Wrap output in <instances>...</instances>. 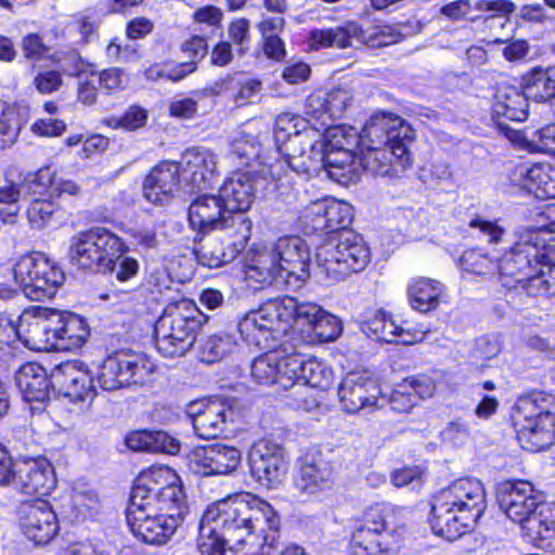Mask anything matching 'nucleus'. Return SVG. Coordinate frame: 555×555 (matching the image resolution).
<instances>
[{
	"mask_svg": "<svg viewBox=\"0 0 555 555\" xmlns=\"http://www.w3.org/2000/svg\"><path fill=\"white\" fill-rule=\"evenodd\" d=\"M486 507L482 483L475 478H460L434 498L429 522L436 535L454 541L473 527Z\"/></svg>",
	"mask_w": 555,
	"mask_h": 555,
	"instance_id": "20e7f679",
	"label": "nucleus"
},
{
	"mask_svg": "<svg viewBox=\"0 0 555 555\" xmlns=\"http://www.w3.org/2000/svg\"><path fill=\"white\" fill-rule=\"evenodd\" d=\"M236 347L235 339L229 334H214L201 339L199 358L206 363H216L230 354Z\"/></svg>",
	"mask_w": 555,
	"mask_h": 555,
	"instance_id": "de8ad7c7",
	"label": "nucleus"
},
{
	"mask_svg": "<svg viewBox=\"0 0 555 555\" xmlns=\"http://www.w3.org/2000/svg\"><path fill=\"white\" fill-rule=\"evenodd\" d=\"M443 293L441 283L430 279H417L409 286V300L414 310L426 313L439 306Z\"/></svg>",
	"mask_w": 555,
	"mask_h": 555,
	"instance_id": "a19ab883",
	"label": "nucleus"
},
{
	"mask_svg": "<svg viewBox=\"0 0 555 555\" xmlns=\"http://www.w3.org/2000/svg\"><path fill=\"white\" fill-rule=\"evenodd\" d=\"M555 222L547 228L522 231L518 240L502 256L498 270L507 288L520 286L529 295V283L539 271L542 260H555Z\"/></svg>",
	"mask_w": 555,
	"mask_h": 555,
	"instance_id": "39448f33",
	"label": "nucleus"
},
{
	"mask_svg": "<svg viewBox=\"0 0 555 555\" xmlns=\"http://www.w3.org/2000/svg\"><path fill=\"white\" fill-rule=\"evenodd\" d=\"M339 149L340 151H321L315 147L312 153L307 154L311 155L313 169L301 172L310 175L323 169L331 179L344 177V173L339 171H344L346 168L350 167L356 156L353 151L348 146H339Z\"/></svg>",
	"mask_w": 555,
	"mask_h": 555,
	"instance_id": "58836bf2",
	"label": "nucleus"
},
{
	"mask_svg": "<svg viewBox=\"0 0 555 555\" xmlns=\"http://www.w3.org/2000/svg\"><path fill=\"white\" fill-rule=\"evenodd\" d=\"M298 340L295 341V351L289 356L288 365L289 374L293 377V388L302 389L310 388L327 389L334 383V373L332 369L324 362L318 361L315 358H306L298 350Z\"/></svg>",
	"mask_w": 555,
	"mask_h": 555,
	"instance_id": "c85d7f7f",
	"label": "nucleus"
},
{
	"mask_svg": "<svg viewBox=\"0 0 555 555\" xmlns=\"http://www.w3.org/2000/svg\"><path fill=\"white\" fill-rule=\"evenodd\" d=\"M15 382L24 400L46 402L50 399L52 376L39 364L29 362L20 367L15 375Z\"/></svg>",
	"mask_w": 555,
	"mask_h": 555,
	"instance_id": "e433bc0d",
	"label": "nucleus"
},
{
	"mask_svg": "<svg viewBox=\"0 0 555 555\" xmlns=\"http://www.w3.org/2000/svg\"><path fill=\"white\" fill-rule=\"evenodd\" d=\"M189 220L203 233L216 236L197 250L199 261L209 268L232 262L245 249L251 236L253 221L242 212L231 214L220 192L198 195L189 207Z\"/></svg>",
	"mask_w": 555,
	"mask_h": 555,
	"instance_id": "7ed1b4c3",
	"label": "nucleus"
},
{
	"mask_svg": "<svg viewBox=\"0 0 555 555\" xmlns=\"http://www.w3.org/2000/svg\"><path fill=\"white\" fill-rule=\"evenodd\" d=\"M338 398L349 414L380 409L386 401L377 383L364 372L348 373L339 384Z\"/></svg>",
	"mask_w": 555,
	"mask_h": 555,
	"instance_id": "a211bd4d",
	"label": "nucleus"
},
{
	"mask_svg": "<svg viewBox=\"0 0 555 555\" xmlns=\"http://www.w3.org/2000/svg\"><path fill=\"white\" fill-rule=\"evenodd\" d=\"M295 307L294 297L268 300L240 320L237 328L242 338L261 350L275 349L285 340L297 341V332L289 331Z\"/></svg>",
	"mask_w": 555,
	"mask_h": 555,
	"instance_id": "0eeeda50",
	"label": "nucleus"
},
{
	"mask_svg": "<svg viewBox=\"0 0 555 555\" xmlns=\"http://www.w3.org/2000/svg\"><path fill=\"white\" fill-rule=\"evenodd\" d=\"M503 44L502 55L507 62L517 63L526 60L530 52V44L525 39L509 38L502 39L495 38L489 44Z\"/></svg>",
	"mask_w": 555,
	"mask_h": 555,
	"instance_id": "4d7b16f0",
	"label": "nucleus"
},
{
	"mask_svg": "<svg viewBox=\"0 0 555 555\" xmlns=\"http://www.w3.org/2000/svg\"><path fill=\"white\" fill-rule=\"evenodd\" d=\"M245 276L263 285L282 284V270L276 258L268 247L250 250L246 258Z\"/></svg>",
	"mask_w": 555,
	"mask_h": 555,
	"instance_id": "4c0bfd02",
	"label": "nucleus"
},
{
	"mask_svg": "<svg viewBox=\"0 0 555 555\" xmlns=\"http://www.w3.org/2000/svg\"><path fill=\"white\" fill-rule=\"evenodd\" d=\"M334 482V466L321 451H310L302 457L295 489L302 495H311L331 489Z\"/></svg>",
	"mask_w": 555,
	"mask_h": 555,
	"instance_id": "393cba45",
	"label": "nucleus"
},
{
	"mask_svg": "<svg viewBox=\"0 0 555 555\" xmlns=\"http://www.w3.org/2000/svg\"><path fill=\"white\" fill-rule=\"evenodd\" d=\"M525 188L540 198H555V167L534 164L526 170Z\"/></svg>",
	"mask_w": 555,
	"mask_h": 555,
	"instance_id": "a18cd8bd",
	"label": "nucleus"
},
{
	"mask_svg": "<svg viewBox=\"0 0 555 555\" xmlns=\"http://www.w3.org/2000/svg\"><path fill=\"white\" fill-rule=\"evenodd\" d=\"M51 376L53 388L73 402L91 403L96 396L92 375L78 362L60 364Z\"/></svg>",
	"mask_w": 555,
	"mask_h": 555,
	"instance_id": "5701e85b",
	"label": "nucleus"
},
{
	"mask_svg": "<svg viewBox=\"0 0 555 555\" xmlns=\"http://www.w3.org/2000/svg\"><path fill=\"white\" fill-rule=\"evenodd\" d=\"M127 250L122 240L105 228H92L72 237L70 261L77 266L102 271Z\"/></svg>",
	"mask_w": 555,
	"mask_h": 555,
	"instance_id": "ddd939ff",
	"label": "nucleus"
},
{
	"mask_svg": "<svg viewBox=\"0 0 555 555\" xmlns=\"http://www.w3.org/2000/svg\"><path fill=\"white\" fill-rule=\"evenodd\" d=\"M460 264L465 272L478 275L490 274L498 269V264L478 249L464 251L460 258Z\"/></svg>",
	"mask_w": 555,
	"mask_h": 555,
	"instance_id": "5fc2aeb1",
	"label": "nucleus"
},
{
	"mask_svg": "<svg viewBox=\"0 0 555 555\" xmlns=\"http://www.w3.org/2000/svg\"><path fill=\"white\" fill-rule=\"evenodd\" d=\"M190 469L204 476L229 475L236 470L242 452L233 446L212 443L195 447L188 455Z\"/></svg>",
	"mask_w": 555,
	"mask_h": 555,
	"instance_id": "6ab92c4d",
	"label": "nucleus"
},
{
	"mask_svg": "<svg viewBox=\"0 0 555 555\" xmlns=\"http://www.w3.org/2000/svg\"><path fill=\"white\" fill-rule=\"evenodd\" d=\"M60 211L53 201L36 198L30 202L27 208V219L33 229L41 230L50 225Z\"/></svg>",
	"mask_w": 555,
	"mask_h": 555,
	"instance_id": "3c124183",
	"label": "nucleus"
},
{
	"mask_svg": "<svg viewBox=\"0 0 555 555\" xmlns=\"http://www.w3.org/2000/svg\"><path fill=\"white\" fill-rule=\"evenodd\" d=\"M182 180L192 190L207 191L218 175L217 155L206 147L186 150L179 165Z\"/></svg>",
	"mask_w": 555,
	"mask_h": 555,
	"instance_id": "a878e982",
	"label": "nucleus"
},
{
	"mask_svg": "<svg viewBox=\"0 0 555 555\" xmlns=\"http://www.w3.org/2000/svg\"><path fill=\"white\" fill-rule=\"evenodd\" d=\"M292 351H295V343L285 340L275 349L267 350L264 354L256 358L250 367V375L255 383L276 384L283 389L293 388L288 365Z\"/></svg>",
	"mask_w": 555,
	"mask_h": 555,
	"instance_id": "412c9836",
	"label": "nucleus"
},
{
	"mask_svg": "<svg viewBox=\"0 0 555 555\" xmlns=\"http://www.w3.org/2000/svg\"><path fill=\"white\" fill-rule=\"evenodd\" d=\"M271 249L282 270V283L289 288H300L310 276V251L299 236L280 237Z\"/></svg>",
	"mask_w": 555,
	"mask_h": 555,
	"instance_id": "f3484780",
	"label": "nucleus"
},
{
	"mask_svg": "<svg viewBox=\"0 0 555 555\" xmlns=\"http://www.w3.org/2000/svg\"><path fill=\"white\" fill-rule=\"evenodd\" d=\"M103 272H111L118 282H128L134 279L139 271V262L132 257L119 256L114 259L108 267H104Z\"/></svg>",
	"mask_w": 555,
	"mask_h": 555,
	"instance_id": "13d9d810",
	"label": "nucleus"
},
{
	"mask_svg": "<svg viewBox=\"0 0 555 555\" xmlns=\"http://www.w3.org/2000/svg\"><path fill=\"white\" fill-rule=\"evenodd\" d=\"M219 192L231 214L246 215L256 197L255 180L249 172H235L223 182Z\"/></svg>",
	"mask_w": 555,
	"mask_h": 555,
	"instance_id": "c9c22d12",
	"label": "nucleus"
},
{
	"mask_svg": "<svg viewBox=\"0 0 555 555\" xmlns=\"http://www.w3.org/2000/svg\"><path fill=\"white\" fill-rule=\"evenodd\" d=\"M363 332L369 336L379 341L413 344L417 339L410 337L411 335L405 332L401 326L397 325L395 321L384 311H377L371 319L363 324Z\"/></svg>",
	"mask_w": 555,
	"mask_h": 555,
	"instance_id": "ea45409f",
	"label": "nucleus"
},
{
	"mask_svg": "<svg viewBox=\"0 0 555 555\" xmlns=\"http://www.w3.org/2000/svg\"><path fill=\"white\" fill-rule=\"evenodd\" d=\"M326 92L318 90L312 92L305 102L306 116L322 120V125H328V112Z\"/></svg>",
	"mask_w": 555,
	"mask_h": 555,
	"instance_id": "bf43d9fd",
	"label": "nucleus"
},
{
	"mask_svg": "<svg viewBox=\"0 0 555 555\" xmlns=\"http://www.w3.org/2000/svg\"><path fill=\"white\" fill-rule=\"evenodd\" d=\"M234 403L233 398H215L190 403L186 414L192 421L196 436L201 439H215L221 436L228 424L234 420Z\"/></svg>",
	"mask_w": 555,
	"mask_h": 555,
	"instance_id": "2eb2a0df",
	"label": "nucleus"
},
{
	"mask_svg": "<svg viewBox=\"0 0 555 555\" xmlns=\"http://www.w3.org/2000/svg\"><path fill=\"white\" fill-rule=\"evenodd\" d=\"M333 48L345 49L352 46L356 40L359 43L382 44V41L376 42L371 35L362 29L356 22H347L341 26L331 28Z\"/></svg>",
	"mask_w": 555,
	"mask_h": 555,
	"instance_id": "09e8293b",
	"label": "nucleus"
},
{
	"mask_svg": "<svg viewBox=\"0 0 555 555\" xmlns=\"http://www.w3.org/2000/svg\"><path fill=\"white\" fill-rule=\"evenodd\" d=\"M207 41L202 36H193L181 44V51L190 59L172 67L169 74L171 81H180L197 69V64L207 54Z\"/></svg>",
	"mask_w": 555,
	"mask_h": 555,
	"instance_id": "49530a36",
	"label": "nucleus"
},
{
	"mask_svg": "<svg viewBox=\"0 0 555 555\" xmlns=\"http://www.w3.org/2000/svg\"><path fill=\"white\" fill-rule=\"evenodd\" d=\"M155 365L144 354L121 350L109 354L100 365L98 380L102 389L113 391L142 386L152 379Z\"/></svg>",
	"mask_w": 555,
	"mask_h": 555,
	"instance_id": "4468645a",
	"label": "nucleus"
},
{
	"mask_svg": "<svg viewBox=\"0 0 555 555\" xmlns=\"http://www.w3.org/2000/svg\"><path fill=\"white\" fill-rule=\"evenodd\" d=\"M528 142L537 151L555 155V124L533 131Z\"/></svg>",
	"mask_w": 555,
	"mask_h": 555,
	"instance_id": "680f3d73",
	"label": "nucleus"
},
{
	"mask_svg": "<svg viewBox=\"0 0 555 555\" xmlns=\"http://www.w3.org/2000/svg\"><path fill=\"white\" fill-rule=\"evenodd\" d=\"M310 67L304 62L287 63L282 70V78L289 85H298L308 80Z\"/></svg>",
	"mask_w": 555,
	"mask_h": 555,
	"instance_id": "774afa93",
	"label": "nucleus"
},
{
	"mask_svg": "<svg viewBox=\"0 0 555 555\" xmlns=\"http://www.w3.org/2000/svg\"><path fill=\"white\" fill-rule=\"evenodd\" d=\"M410 385L411 392H414L415 400L431 397L436 390V383L426 375L411 376L404 379Z\"/></svg>",
	"mask_w": 555,
	"mask_h": 555,
	"instance_id": "338daca9",
	"label": "nucleus"
},
{
	"mask_svg": "<svg viewBox=\"0 0 555 555\" xmlns=\"http://www.w3.org/2000/svg\"><path fill=\"white\" fill-rule=\"evenodd\" d=\"M302 222L312 232L334 233L344 232L352 221V207L335 199H319L312 202L304 211Z\"/></svg>",
	"mask_w": 555,
	"mask_h": 555,
	"instance_id": "4be33fe9",
	"label": "nucleus"
},
{
	"mask_svg": "<svg viewBox=\"0 0 555 555\" xmlns=\"http://www.w3.org/2000/svg\"><path fill=\"white\" fill-rule=\"evenodd\" d=\"M12 481L22 492L38 495L50 493L56 485L53 467L42 456L18 460Z\"/></svg>",
	"mask_w": 555,
	"mask_h": 555,
	"instance_id": "b1692460",
	"label": "nucleus"
},
{
	"mask_svg": "<svg viewBox=\"0 0 555 555\" xmlns=\"http://www.w3.org/2000/svg\"><path fill=\"white\" fill-rule=\"evenodd\" d=\"M23 183L5 179L0 185V204L8 208L0 209V219L4 224H14L20 212L18 202L22 197Z\"/></svg>",
	"mask_w": 555,
	"mask_h": 555,
	"instance_id": "8fccbe9b",
	"label": "nucleus"
},
{
	"mask_svg": "<svg viewBox=\"0 0 555 555\" xmlns=\"http://www.w3.org/2000/svg\"><path fill=\"white\" fill-rule=\"evenodd\" d=\"M415 393L411 392L410 385L402 383L398 384L397 387L392 390L391 396L388 400L391 410L397 411L399 413H406L411 411V409L417 404L415 400Z\"/></svg>",
	"mask_w": 555,
	"mask_h": 555,
	"instance_id": "052dcab7",
	"label": "nucleus"
},
{
	"mask_svg": "<svg viewBox=\"0 0 555 555\" xmlns=\"http://www.w3.org/2000/svg\"><path fill=\"white\" fill-rule=\"evenodd\" d=\"M524 86L521 88L501 83L495 92L492 105V117L499 127L504 128L501 118L513 121H524L528 116V98Z\"/></svg>",
	"mask_w": 555,
	"mask_h": 555,
	"instance_id": "473e14b6",
	"label": "nucleus"
},
{
	"mask_svg": "<svg viewBox=\"0 0 555 555\" xmlns=\"http://www.w3.org/2000/svg\"><path fill=\"white\" fill-rule=\"evenodd\" d=\"M293 322L299 326H308L319 341L335 340L343 331L340 320L310 301H298L294 311Z\"/></svg>",
	"mask_w": 555,
	"mask_h": 555,
	"instance_id": "c756f323",
	"label": "nucleus"
},
{
	"mask_svg": "<svg viewBox=\"0 0 555 555\" xmlns=\"http://www.w3.org/2000/svg\"><path fill=\"white\" fill-rule=\"evenodd\" d=\"M146 119L147 114L144 109L132 106L121 117L112 118L109 122L114 124L116 127L132 131L144 126Z\"/></svg>",
	"mask_w": 555,
	"mask_h": 555,
	"instance_id": "69168bd1",
	"label": "nucleus"
},
{
	"mask_svg": "<svg viewBox=\"0 0 555 555\" xmlns=\"http://www.w3.org/2000/svg\"><path fill=\"white\" fill-rule=\"evenodd\" d=\"M274 138L294 171L313 169L311 155L307 154L314 151L321 134L307 119L294 113H281L275 119Z\"/></svg>",
	"mask_w": 555,
	"mask_h": 555,
	"instance_id": "9d476101",
	"label": "nucleus"
},
{
	"mask_svg": "<svg viewBox=\"0 0 555 555\" xmlns=\"http://www.w3.org/2000/svg\"><path fill=\"white\" fill-rule=\"evenodd\" d=\"M473 8L482 12H491V16H495L496 14H509L516 9L515 4L507 0H480L476 1L474 5L469 0H456L443 5L440 12L449 18L460 20L465 17Z\"/></svg>",
	"mask_w": 555,
	"mask_h": 555,
	"instance_id": "79ce46f5",
	"label": "nucleus"
},
{
	"mask_svg": "<svg viewBox=\"0 0 555 555\" xmlns=\"http://www.w3.org/2000/svg\"><path fill=\"white\" fill-rule=\"evenodd\" d=\"M527 94L538 102H546L555 98V65L546 68L535 67L522 79Z\"/></svg>",
	"mask_w": 555,
	"mask_h": 555,
	"instance_id": "37998d69",
	"label": "nucleus"
},
{
	"mask_svg": "<svg viewBox=\"0 0 555 555\" xmlns=\"http://www.w3.org/2000/svg\"><path fill=\"white\" fill-rule=\"evenodd\" d=\"M414 139L412 127L401 117L390 113H375L364 125L359 134L360 147H406Z\"/></svg>",
	"mask_w": 555,
	"mask_h": 555,
	"instance_id": "dca6fc26",
	"label": "nucleus"
},
{
	"mask_svg": "<svg viewBox=\"0 0 555 555\" xmlns=\"http://www.w3.org/2000/svg\"><path fill=\"white\" fill-rule=\"evenodd\" d=\"M321 151H340L339 146H348L351 151L360 145L359 134L353 130H346L341 127L330 128L326 131L324 141L318 142Z\"/></svg>",
	"mask_w": 555,
	"mask_h": 555,
	"instance_id": "603ef678",
	"label": "nucleus"
},
{
	"mask_svg": "<svg viewBox=\"0 0 555 555\" xmlns=\"http://www.w3.org/2000/svg\"><path fill=\"white\" fill-rule=\"evenodd\" d=\"M206 321L207 317L190 300L167 306L154 327L158 352L167 358L184 356Z\"/></svg>",
	"mask_w": 555,
	"mask_h": 555,
	"instance_id": "6e6552de",
	"label": "nucleus"
},
{
	"mask_svg": "<svg viewBox=\"0 0 555 555\" xmlns=\"http://www.w3.org/2000/svg\"><path fill=\"white\" fill-rule=\"evenodd\" d=\"M555 416V398L544 392H533L518 400L514 418L542 421Z\"/></svg>",
	"mask_w": 555,
	"mask_h": 555,
	"instance_id": "c03bdc74",
	"label": "nucleus"
},
{
	"mask_svg": "<svg viewBox=\"0 0 555 555\" xmlns=\"http://www.w3.org/2000/svg\"><path fill=\"white\" fill-rule=\"evenodd\" d=\"M370 260L371 253L363 240L344 231L318 247L317 275L327 283L339 282L363 271Z\"/></svg>",
	"mask_w": 555,
	"mask_h": 555,
	"instance_id": "1a4fd4ad",
	"label": "nucleus"
},
{
	"mask_svg": "<svg viewBox=\"0 0 555 555\" xmlns=\"http://www.w3.org/2000/svg\"><path fill=\"white\" fill-rule=\"evenodd\" d=\"M259 141L245 132H236L231 139V156L248 164L249 160L259 157Z\"/></svg>",
	"mask_w": 555,
	"mask_h": 555,
	"instance_id": "864d4df0",
	"label": "nucleus"
},
{
	"mask_svg": "<svg viewBox=\"0 0 555 555\" xmlns=\"http://www.w3.org/2000/svg\"><path fill=\"white\" fill-rule=\"evenodd\" d=\"M517 439L520 446L529 451H541L555 439V416H545L542 421L531 418H514Z\"/></svg>",
	"mask_w": 555,
	"mask_h": 555,
	"instance_id": "f704fd0d",
	"label": "nucleus"
},
{
	"mask_svg": "<svg viewBox=\"0 0 555 555\" xmlns=\"http://www.w3.org/2000/svg\"><path fill=\"white\" fill-rule=\"evenodd\" d=\"M180 176L179 164L172 162L158 164L144 180V197L151 203L164 204L167 197L178 190Z\"/></svg>",
	"mask_w": 555,
	"mask_h": 555,
	"instance_id": "72a5a7b5",
	"label": "nucleus"
},
{
	"mask_svg": "<svg viewBox=\"0 0 555 555\" xmlns=\"http://www.w3.org/2000/svg\"><path fill=\"white\" fill-rule=\"evenodd\" d=\"M151 453L177 454L180 451V442L165 431H150Z\"/></svg>",
	"mask_w": 555,
	"mask_h": 555,
	"instance_id": "e2e57ef3",
	"label": "nucleus"
},
{
	"mask_svg": "<svg viewBox=\"0 0 555 555\" xmlns=\"http://www.w3.org/2000/svg\"><path fill=\"white\" fill-rule=\"evenodd\" d=\"M360 164L375 176L398 177L412 164L409 147L403 143L389 147H361Z\"/></svg>",
	"mask_w": 555,
	"mask_h": 555,
	"instance_id": "cd10ccee",
	"label": "nucleus"
},
{
	"mask_svg": "<svg viewBox=\"0 0 555 555\" xmlns=\"http://www.w3.org/2000/svg\"><path fill=\"white\" fill-rule=\"evenodd\" d=\"M280 518L273 507L256 496H229L209 504L198 522L196 547L201 555H227L230 543L242 545L261 537L274 547Z\"/></svg>",
	"mask_w": 555,
	"mask_h": 555,
	"instance_id": "f257e3e1",
	"label": "nucleus"
},
{
	"mask_svg": "<svg viewBox=\"0 0 555 555\" xmlns=\"http://www.w3.org/2000/svg\"><path fill=\"white\" fill-rule=\"evenodd\" d=\"M52 309L35 308L26 311L20 319L16 334L31 349H54Z\"/></svg>",
	"mask_w": 555,
	"mask_h": 555,
	"instance_id": "7c9ffc66",
	"label": "nucleus"
},
{
	"mask_svg": "<svg viewBox=\"0 0 555 555\" xmlns=\"http://www.w3.org/2000/svg\"><path fill=\"white\" fill-rule=\"evenodd\" d=\"M328 120L339 119L353 102V93L348 87L338 86L326 92Z\"/></svg>",
	"mask_w": 555,
	"mask_h": 555,
	"instance_id": "6e6d98bb",
	"label": "nucleus"
},
{
	"mask_svg": "<svg viewBox=\"0 0 555 555\" xmlns=\"http://www.w3.org/2000/svg\"><path fill=\"white\" fill-rule=\"evenodd\" d=\"M178 475L154 466L134 480L126 512L133 535L146 544H165L183 521L188 505Z\"/></svg>",
	"mask_w": 555,
	"mask_h": 555,
	"instance_id": "f03ea898",
	"label": "nucleus"
},
{
	"mask_svg": "<svg viewBox=\"0 0 555 555\" xmlns=\"http://www.w3.org/2000/svg\"><path fill=\"white\" fill-rule=\"evenodd\" d=\"M53 339L55 350L80 348L90 335L87 322L69 311L52 309Z\"/></svg>",
	"mask_w": 555,
	"mask_h": 555,
	"instance_id": "2f4dec72",
	"label": "nucleus"
},
{
	"mask_svg": "<svg viewBox=\"0 0 555 555\" xmlns=\"http://www.w3.org/2000/svg\"><path fill=\"white\" fill-rule=\"evenodd\" d=\"M20 525L24 534L36 544L50 542L59 531L56 515L47 501L23 504Z\"/></svg>",
	"mask_w": 555,
	"mask_h": 555,
	"instance_id": "bb28decb",
	"label": "nucleus"
},
{
	"mask_svg": "<svg viewBox=\"0 0 555 555\" xmlns=\"http://www.w3.org/2000/svg\"><path fill=\"white\" fill-rule=\"evenodd\" d=\"M500 509L514 522L521 526L533 542L555 540V520L548 518L550 507L541 503L533 486L527 480H505L498 487Z\"/></svg>",
	"mask_w": 555,
	"mask_h": 555,
	"instance_id": "423d86ee",
	"label": "nucleus"
},
{
	"mask_svg": "<svg viewBox=\"0 0 555 555\" xmlns=\"http://www.w3.org/2000/svg\"><path fill=\"white\" fill-rule=\"evenodd\" d=\"M251 475L264 487L274 488L286 473L283 448L271 440L255 442L248 453Z\"/></svg>",
	"mask_w": 555,
	"mask_h": 555,
	"instance_id": "aec40b11",
	"label": "nucleus"
},
{
	"mask_svg": "<svg viewBox=\"0 0 555 555\" xmlns=\"http://www.w3.org/2000/svg\"><path fill=\"white\" fill-rule=\"evenodd\" d=\"M12 273L23 294L37 301L52 298L65 281L62 269L43 254L20 257Z\"/></svg>",
	"mask_w": 555,
	"mask_h": 555,
	"instance_id": "f8f14e48",
	"label": "nucleus"
},
{
	"mask_svg": "<svg viewBox=\"0 0 555 555\" xmlns=\"http://www.w3.org/2000/svg\"><path fill=\"white\" fill-rule=\"evenodd\" d=\"M231 40L238 46V53L245 54L249 49V21L247 18H237L233 21L228 28Z\"/></svg>",
	"mask_w": 555,
	"mask_h": 555,
	"instance_id": "0e129e2a",
	"label": "nucleus"
},
{
	"mask_svg": "<svg viewBox=\"0 0 555 555\" xmlns=\"http://www.w3.org/2000/svg\"><path fill=\"white\" fill-rule=\"evenodd\" d=\"M393 518V508L382 503L371 506L365 513L364 524L352 533L351 552L353 555H396L401 539L389 529Z\"/></svg>",
	"mask_w": 555,
	"mask_h": 555,
	"instance_id": "9b49d317",
	"label": "nucleus"
}]
</instances>
